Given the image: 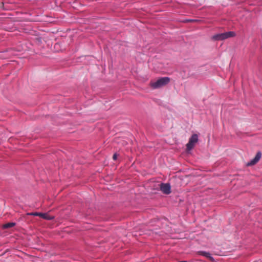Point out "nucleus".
<instances>
[{"label":"nucleus","mask_w":262,"mask_h":262,"mask_svg":"<svg viewBox=\"0 0 262 262\" xmlns=\"http://www.w3.org/2000/svg\"><path fill=\"white\" fill-rule=\"evenodd\" d=\"M170 79L169 77H161L158 79L157 80H156V81L151 83V86L153 89H158L165 85L166 84L168 83Z\"/></svg>","instance_id":"nucleus-1"},{"label":"nucleus","mask_w":262,"mask_h":262,"mask_svg":"<svg viewBox=\"0 0 262 262\" xmlns=\"http://www.w3.org/2000/svg\"><path fill=\"white\" fill-rule=\"evenodd\" d=\"M235 33L233 31L226 32L215 34L212 36V39L214 40H222L230 37L235 36Z\"/></svg>","instance_id":"nucleus-2"},{"label":"nucleus","mask_w":262,"mask_h":262,"mask_svg":"<svg viewBox=\"0 0 262 262\" xmlns=\"http://www.w3.org/2000/svg\"><path fill=\"white\" fill-rule=\"evenodd\" d=\"M199 138L197 134H193L189 138L188 143L186 144V148L188 151H190L198 142Z\"/></svg>","instance_id":"nucleus-3"},{"label":"nucleus","mask_w":262,"mask_h":262,"mask_svg":"<svg viewBox=\"0 0 262 262\" xmlns=\"http://www.w3.org/2000/svg\"><path fill=\"white\" fill-rule=\"evenodd\" d=\"M160 189L164 193L166 194H168L171 192V187L168 183L161 184Z\"/></svg>","instance_id":"nucleus-4"},{"label":"nucleus","mask_w":262,"mask_h":262,"mask_svg":"<svg viewBox=\"0 0 262 262\" xmlns=\"http://www.w3.org/2000/svg\"><path fill=\"white\" fill-rule=\"evenodd\" d=\"M261 156V152L260 151H258V152H257L255 157L252 160H251L249 162L247 165L248 166H251L254 165L260 160Z\"/></svg>","instance_id":"nucleus-5"},{"label":"nucleus","mask_w":262,"mask_h":262,"mask_svg":"<svg viewBox=\"0 0 262 262\" xmlns=\"http://www.w3.org/2000/svg\"><path fill=\"white\" fill-rule=\"evenodd\" d=\"M199 254L201 255H202L204 257L208 258L209 259H210L212 261H214V258L212 257L211 254L208 252L201 251L199 252Z\"/></svg>","instance_id":"nucleus-6"},{"label":"nucleus","mask_w":262,"mask_h":262,"mask_svg":"<svg viewBox=\"0 0 262 262\" xmlns=\"http://www.w3.org/2000/svg\"><path fill=\"white\" fill-rule=\"evenodd\" d=\"M39 216H40L42 219L48 220H51L53 219V217L49 216L47 213H40Z\"/></svg>","instance_id":"nucleus-7"},{"label":"nucleus","mask_w":262,"mask_h":262,"mask_svg":"<svg viewBox=\"0 0 262 262\" xmlns=\"http://www.w3.org/2000/svg\"><path fill=\"white\" fill-rule=\"evenodd\" d=\"M15 225L14 223H8L3 225L4 228H8L13 227Z\"/></svg>","instance_id":"nucleus-8"},{"label":"nucleus","mask_w":262,"mask_h":262,"mask_svg":"<svg viewBox=\"0 0 262 262\" xmlns=\"http://www.w3.org/2000/svg\"><path fill=\"white\" fill-rule=\"evenodd\" d=\"M28 215H33V216H39L40 213L39 212H31V213H28Z\"/></svg>","instance_id":"nucleus-9"},{"label":"nucleus","mask_w":262,"mask_h":262,"mask_svg":"<svg viewBox=\"0 0 262 262\" xmlns=\"http://www.w3.org/2000/svg\"><path fill=\"white\" fill-rule=\"evenodd\" d=\"M198 21L196 19H186L185 21L188 22V21Z\"/></svg>","instance_id":"nucleus-10"},{"label":"nucleus","mask_w":262,"mask_h":262,"mask_svg":"<svg viewBox=\"0 0 262 262\" xmlns=\"http://www.w3.org/2000/svg\"><path fill=\"white\" fill-rule=\"evenodd\" d=\"M117 158V155L116 154H114L113 155V159L116 160Z\"/></svg>","instance_id":"nucleus-11"},{"label":"nucleus","mask_w":262,"mask_h":262,"mask_svg":"<svg viewBox=\"0 0 262 262\" xmlns=\"http://www.w3.org/2000/svg\"><path fill=\"white\" fill-rule=\"evenodd\" d=\"M60 46V45L58 43H56L54 45L55 48H58Z\"/></svg>","instance_id":"nucleus-12"},{"label":"nucleus","mask_w":262,"mask_h":262,"mask_svg":"<svg viewBox=\"0 0 262 262\" xmlns=\"http://www.w3.org/2000/svg\"><path fill=\"white\" fill-rule=\"evenodd\" d=\"M56 51H57V52H58V51H59V50L57 49V50H56Z\"/></svg>","instance_id":"nucleus-13"}]
</instances>
